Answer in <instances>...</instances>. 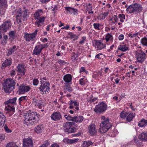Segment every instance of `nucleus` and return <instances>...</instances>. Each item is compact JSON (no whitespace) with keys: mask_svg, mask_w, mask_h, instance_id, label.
Listing matches in <instances>:
<instances>
[{"mask_svg":"<svg viewBox=\"0 0 147 147\" xmlns=\"http://www.w3.org/2000/svg\"><path fill=\"white\" fill-rule=\"evenodd\" d=\"M73 120L74 121H75L76 123H79L83 120L82 117L81 116L78 117H74Z\"/></svg>","mask_w":147,"mask_h":147,"instance_id":"27","label":"nucleus"},{"mask_svg":"<svg viewBox=\"0 0 147 147\" xmlns=\"http://www.w3.org/2000/svg\"><path fill=\"white\" fill-rule=\"evenodd\" d=\"M23 8L22 11L20 9L15 10L16 21L18 24L21 22L22 20L24 21H26L27 18L29 16L28 9L25 7H23Z\"/></svg>","mask_w":147,"mask_h":147,"instance_id":"2","label":"nucleus"},{"mask_svg":"<svg viewBox=\"0 0 147 147\" xmlns=\"http://www.w3.org/2000/svg\"><path fill=\"white\" fill-rule=\"evenodd\" d=\"M66 89L69 92H71L73 90L72 88L69 85H66Z\"/></svg>","mask_w":147,"mask_h":147,"instance_id":"48","label":"nucleus"},{"mask_svg":"<svg viewBox=\"0 0 147 147\" xmlns=\"http://www.w3.org/2000/svg\"><path fill=\"white\" fill-rule=\"evenodd\" d=\"M65 9L70 14L73 13V11H74V9L71 7H65Z\"/></svg>","mask_w":147,"mask_h":147,"instance_id":"36","label":"nucleus"},{"mask_svg":"<svg viewBox=\"0 0 147 147\" xmlns=\"http://www.w3.org/2000/svg\"><path fill=\"white\" fill-rule=\"evenodd\" d=\"M95 125L92 124L88 127L89 133L91 136H94L96 134L97 131L95 129Z\"/></svg>","mask_w":147,"mask_h":147,"instance_id":"18","label":"nucleus"},{"mask_svg":"<svg viewBox=\"0 0 147 147\" xmlns=\"http://www.w3.org/2000/svg\"><path fill=\"white\" fill-rule=\"evenodd\" d=\"M44 129L43 125H39L35 127L34 130L37 133H39L42 132Z\"/></svg>","mask_w":147,"mask_h":147,"instance_id":"24","label":"nucleus"},{"mask_svg":"<svg viewBox=\"0 0 147 147\" xmlns=\"http://www.w3.org/2000/svg\"><path fill=\"white\" fill-rule=\"evenodd\" d=\"M138 138L141 140L143 141H147V133L142 132L138 136Z\"/></svg>","mask_w":147,"mask_h":147,"instance_id":"22","label":"nucleus"},{"mask_svg":"<svg viewBox=\"0 0 147 147\" xmlns=\"http://www.w3.org/2000/svg\"><path fill=\"white\" fill-rule=\"evenodd\" d=\"M45 17L44 16L41 17V18L38 20H36L35 22V24L38 27L41 26V24L43 23L45 21Z\"/></svg>","mask_w":147,"mask_h":147,"instance_id":"23","label":"nucleus"},{"mask_svg":"<svg viewBox=\"0 0 147 147\" xmlns=\"http://www.w3.org/2000/svg\"><path fill=\"white\" fill-rule=\"evenodd\" d=\"M113 38L112 35L110 33L107 34L105 36V40L107 42L110 40H111L113 39Z\"/></svg>","mask_w":147,"mask_h":147,"instance_id":"35","label":"nucleus"},{"mask_svg":"<svg viewBox=\"0 0 147 147\" xmlns=\"http://www.w3.org/2000/svg\"><path fill=\"white\" fill-rule=\"evenodd\" d=\"M138 33H136L134 34H129L128 35V36L129 37H131V38H134L138 36Z\"/></svg>","mask_w":147,"mask_h":147,"instance_id":"52","label":"nucleus"},{"mask_svg":"<svg viewBox=\"0 0 147 147\" xmlns=\"http://www.w3.org/2000/svg\"><path fill=\"white\" fill-rule=\"evenodd\" d=\"M16 84L15 81L11 78L7 79L4 81L3 84V88L6 93H10L15 88Z\"/></svg>","mask_w":147,"mask_h":147,"instance_id":"4","label":"nucleus"},{"mask_svg":"<svg viewBox=\"0 0 147 147\" xmlns=\"http://www.w3.org/2000/svg\"><path fill=\"white\" fill-rule=\"evenodd\" d=\"M108 12H106L104 13H103V14H102L103 16L102 17V18L103 19H105V16H107L108 15Z\"/></svg>","mask_w":147,"mask_h":147,"instance_id":"58","label":"nucleus"},{"mask_svg":"<svg viewBox=\"0 0 147 147\" xmlns=\"http://www.w3.org/2000/svg\"><path fill=\"white\" fill-rule=\"evenodd\" d=\"M33 141L31 139L26 138L23 139V147H33Z\"/></svg>","mask_w":147,"mask_h":147,"instance_id":"15","label":"nucleus"},{"mask_svg":"<svg viewBox=\"0 0 147 147\" xmlns=\"http://www.w3.org/2000/svg\"><path fill=\"white\" fill-rule=\"evenodd\" d=\"M39 83V81L37 79H34L33 80V84L34 86H37Z\"/></svg>","mask_w":147,"mask_h":147,"instance_id":"46","label":"nucleus"},{"mask_svg":"<svg viewBox=\"0 0 147 147\" xmlns=\"http://www.w3.org/2000/svg\"><path fill=\"white\" fill-rule=\"evenodd\" d=\"M64 117H65L66 119L67 120L74 121L73 119L74 117H71L68 114L64 115Z\"/></svg>","mask_w":147,"mask_h":147,"instance_id":"34","label":"nucleus"},{"mask_svg":"<svg viewBox=\"0 0 147 147\" xmlns=\"http://www.w3.org/2000/svg\"><path fill=\"white\" fill-rule=\"evenodd\" d=\"M16 48V46H14L12 48H10L8 50L7 56H9L12 54L15 51Z\"/></svg>","mask_w":147,"mask_h":147,"instance_id":"32","label":"nucleus"},{"mask_svg":"<svg viewBox=\"0 0 147 147\" xmlns=\"http://www.w3.org/2000/svg\"><path fill=\"white\" fill-rule=\"evenodd\" d=\"M5 136L4 134H0V142H2L5 138Z\"/></svg>","mask_w":147,"mask_h":147,"instance_id":"49","label":"nucleus"},{"mask_svg":"<svg viewBox=\"0 0 147 147\" xmlns=\"http://www.w3.org/2000/svg\"><path fill=\"white\" fill-rule=\"evenodd\" d=\"M11 26V24L10 20H8L3 22L0 26V32H5L10 28Z\"/></svg>","mask_w":147,"mask_h":147,"instance_id":"12","label":"nucleus"},{"mask_svg":"<svg viewBox=\"0 0 147 147\" xmlns=\"http://www.w3.org/2000/svg\"><path fill=\"white\" fill-rule=\"evenodd\" d=\"M16 74V72L15 70H13L10 72V75L11 76H14Z\"/></svg>","mask_w":147,"mask_h":147,"instance_id":"56","label":"nucleus"},{"mask_svg":"<svg viewBox=\"0 0 147 147\" xmlns=\"http://www.w3.org/2000/svg\"><path fill=\"white\" fill-rule=\"evenodd\" d=\"M107 107L106 104L102 102L96 105L94 111L97 114H100L104 112L106 110Z\"/></svg>","mask_w":147,"mask_h":147,"instance_id":"8","label":"nucleus"},{"mask_svg":"<svg viewBox=\"0 0 147 147\" xmlns=\"http://www.w3.org/2000/svg\"><path fill=\"white\" fill-rule=\"evenodd\" d=\"M33 102L35 105H39L41 104L39 102L40 100H39L36 99L35 98H33Z\"/></svg>","mask_w":147,"mask_h":147,"instance_id":"38","label":"nucleus"},{"mask_svg":"<svg viewBox=\"0 0 147 147\" xmlns=\"http://www.w3.org/2000/svg\"><path fill=\"white\" fill-rule=\"evenodd\" d=\"M112 126V125L109 122V118H107L105 120L102 121L100 124L99 131L101 133H104L106 132Z\"/></svg>","mask_w":147,"mask_h":147,"instance_id":"6","label":"nucleus"},{"mask_svg":"<svg viewBox=\"0 0 147 147\" xmlns=\"http://www.w3.org/2000/svg\"><path fill=\"white\" fill-rule=\"evenodd\" d=\"M15 32L14 31H11L9 33V36L13 38L15 36Z\"/></svg>","mask_w":147,"mask_h":147,"instance_id":"45","label":"nucleus"},{"mask_svg":"<svg viewBox=\"0 0 147 147\" xmlns=\"http://www.w3.org/2000/svg\"><path fill=\"white\" fill-rule=\"evenodd\" d=\"M74 123L73 122H68L65 123L63 126V129L65 132H67L68 134L72 133L74 132L75 128L72 127Z\"/></svg>","mask_w":147,"mask_h":147,"instance_id":"9","label":"nucleus"},{"mask_svg":"<svg viewBox=\"0 0 147 147\" xmlns=\"http://www.w3.org/2000/svg\"><path fill=\"white\" fill-rule=\"evenodd\" d=\"M4 128L5 131L7 133H10L11 132V131L9 129L6 125L4 126Z\"/></svg>","mask_w":147,"mask_h":147,"instance_id":"47","label":"nucleus"},{"mask_svg":"<svg viewBox=\"0 0 147 147\" xmlns=\"http://www.w3.org/2000/svg\"><path fill=\"white\" fill-rule=\"evenodd\" d=\"M6 120L5 116L0 113V125L3 124Z\"/></svg>","mask_w":147,"mask_h":147,"instance_id":"31","label":"nucleus"},{"mask_svg":"<svg viewBox=\"0 0 147 147\" xmlns=\"http://www.w3.org/2000/svg\"><path fill=\"white\" fill-rule=\"evenodd\" d=\"M6 147H18L14 143L11 142L7 144Z\"/></svg>","mask_w":147,"mask_h":147,"instance_id":"40","label":"nucleus"},{"mask_svg":"<svg viewBox=\"0 0 147 147\" xmlns=\"http://www.w3.org/2000/svg\"><path fill=\"white\" fill-rule=\"evenodd\" d=\"M30 87L28 86L22 84L20 86L18 92L19 94H23L29 91Z\"/></svg>","mask_w":147,"mask_h":147,"instance_id":"14","label":"nucleus"},{"mask_svg":"<svg viewBox=\"0 0 147 147\" xmlns=\"http://www.w3.org/2000/svg\"><path fill=\"white\" fill-rule=\"evenodd\" d=\"M147 125V120L142 119L138 123V126L141 127L145 126Z\"/></svg>","mask_w":147,"mask_h":147,"instance_id":"30","label":"nucleus"},{"mask_svg":"<svg viewBox=\"0 0 147 147\" xmlns=\"http://www.w3.org/2000/svg\"><path fill=\"white\" fill-rule=\"evenodd\" d=\"M97 98H96L92 97V99H90V102H93L96 101L97 100Z\"/></svg>","mask_w":147,"mask_h":147,"instance_id":"64","label":"nucleus"},{"mask_svg":"<svg viewBox=\"0 0 147 147\" xmlns=\"http://www.w3.org/2000/svg\"><path fill=\"white\" fill-rule=\"evenodd\" d=\"M102 54L101 53H99L96 55L95 57L100 59L101 57H100V55H102Z\"/></svg>","mask_w":147,"mask_h":147,"instance_id":"61","label":"nucleus"},{"mask_svg":"<svg viewBox=\"0 0 147 147\" xmlns=\"http://www.w3.org/2000/svg\"><path fill=\"white\" fill-rule=\"evenodd\" d=\"M118 49L123 51H125L128 50L129 49L126 45H122L119 46Z\"/></svg>","mask_w":147,"mask_h":147,"instance_id":"29","label":"nucleus"},{"mask_svg":"<svg viewBox=\"0 0 147 147\" xmlns=\"http://www.w3.org/2000/svg\"><path fill=\"white\" fill-rule=\"evenodd\" d=\"M68 35L70 36L71 38H75L76 36V35L71 32L69 33Z\"/></svg>","mask_w":147,"mask_h":147,"instance_id":"57","label":"nucleus"},{"mask_svg":"<svg viewBox=\"0 0 147 147\" xmlns=\"http://www.w3.org/2000/svg\"><path fill=\"white\" fill-rule=\"evenodd\" d=\"M58 63L60 64H61L66 63V62L63 60H60L58 61Z\"/></svg>","mask_w":147,"mask_h":147,"instance_id":"63","label":"nucleus"},{"mask_svg":"<svg viewBox=\"0 0 147 147\" xmlns=\"http://www.w3.org/2000/svg\"><path fill=\"white\" fill-rule=\"evenodd\" d=\"M51 119L55 121H57L62 119L61 114L59 112H54L51 115Z\"/></svg>","mask_w":147,"mask_h":147,"instance_id":"16","label":"nucleus"},{"mask_svg":"<svg viewBox=\"0 0 147 147\" xmlns=\"http://www.w3.org/2000/svg\"><path fill=\"white\" fill-rule=\"evenodd\" d=\"M118 16L120 19H125V15L123 14H119Z\"/></svg>","mask_w":147,"mask_h":147,"instance_id":"53","label":"nucleus"},{"mask_svg":"<svg viewBox=\"0 0 147 147\" xmlns=\"http://www.w3.org/2000/svg\"><path fill=\"white\" fill-rule=\"evenodd\" d=\"M78 140V139H69L67 138H65L63 140V142L67 144H72L77 142Z\"/></svg>","mask_w":147,"mask_h":147,"instance_id":"21","label":"nucleus"},{"mask_svg":"<svg viewBox=\"0 0 147 147\" xmlns=\"http://www.w3.org/2000/svg\"><path fill=\"white\" fill-rule=\"evenodd\" d=\"M24 123L27 125H33L36 123L39 120L36 114L34 112L30 111L24 115Z\"/></svg>","mask_w":147,"mask_h":147,"instance_id":"1","label":"nucleus"},{"mask_svg":"<svg viewBox=\"0 0 147 147\" xmlns=\"http://www.w3.org/2000/svg\"><path fill=\"white\" fill-rule=\"evenodd\" d=\"M92 44L96 48H97V50H101L106 47V45L103 44L100 41L98 40H94L92 42Z\"/></svg>","mask_w":147,"mask_h":147,"instance_id":"13","label":"nucleus"},{"mask_svg":"<svg viewBox=\"0 0 147 147\" xmlns=\"http://www.w3.org/2000/svg\"><path fill=\"white\" fill-rule=\"evenodd\" d=\"M11 59H7L6 60L4 63L2 64L3 67H7L11 65Z\"/></svg>","mask_w":147,"mask_h":147,"instance_id":"28","label":"nucleus"},{"mask_svg":"<svg viewBox=\"0 0 147 147\" xmlns=\"http://www.w3.org/2000/svg\"><path fill=\"white\" fill-rule=\"evenodd\" d=\"M50 147H59V146L57 144L55 143L52 144Z\"/></svg>","mask_w":147,"mask_h":147,"instance_id":"60","label":"nucleus"},{"mask_svg":"<svg viewBox=\"0 0 147 147\" xmlns=\"http://www.w3.org/2000/svg\"><path fill=\"white\" fill-rule=\"evenodd\" d=\"M7 0H0V6L6 5L7 3Z\"/></svg>","mask_w":147,"mask_h":147,"instance_id":"43","label":"nucleus"},{"mask_svg":"<svg viewBox=\"0 0 147 147\" xmlns=\"http://www.w3.org/2000/svg\"><path fill=\"white\" fill-rule=\"evenodd\" d=\"M136 57L138 62L142 63L146 58V54L141 50L136 51Z\"/></svg>","mask_w":147,"mask_h":147,"instance_id":"10","label":"nucleus"},{"mask_svg":"<svg viewBox=\"0 0 147 147\" xmlns=\"http://www.w3.org/2000/svg\"><path fill=\"white\" fill-rule=\"evenodd\" d=\"M127 116V121L128 122H130L132 121V119L135 116V113H131L128 114Z\"/></svg>","mask_w":147,"mask_h":147,"instance_id":"26","label":"nucleus"},{"mask_svg":"<svg viewBox=\"0 0 147 147\" xmlns=\"http://www.w3.org/2000/svg\"><path fill=\"white\" fill-rule=\"evenodd\" d=\"M63 79L65 82H70L72 80L71 76L70 74H66L64 76Z\"/></svg>","mask_w":147,"mask_h":147,"instance_id":"25","label":"nucleus"},{"mask_svg":"<svg viewBox=\"0 0 147 147\" xmlns=\"http://www.w3.org/2000/svg\"><path fill=\"white\" fill-rule=\"evenodd\" d=\"M17 98L14 97L12 98H10L5 101L4 104L7 105L5 107V109L7 111L9 115H11L15 111L14 105H16V101Z\"/></svg>","mask_w":147,"mask_h":147,"instance_id":"3","label":"nucleus"},{"mask_svg":"<svg viewBox=\"0 0 147 147\" xmlns=\"http://www.w3.org/2000/svg\"><path fill=\"white\" fill-rule=\"evenodd\" d=\"M38 88L42 94H47L49 90L50 84L49 82L45 83L44 84L40 85Z\"/></svg>","mask_w":147,"mask_h":147,"instance_id":"11","label":"nucleus"},{"mask_svg":"<svg viewBox=\"0 0 147 147\" xmlns=\"http://www.w3.org/2000/svg\"><path fill=\"white\" fill-rule=\"evenodd\" d=\"M141 42L143 45L147 46V38L146 37L142 38L141 40Z\"/></svg>","mask_w":147,"mask_h":147,"instance_id":"37","label":"nucleus"},{"mask_svg":"<svg viewBox=\"0 0 147 147\" xmlns=\"http://www.w3.org/2000/svg\"><path fill=\"white\" fill-rule=\"evenodd\" d=\"M42 50L43 49L40 44L36 45L33 50V54L36 55H39Z\"/></svg>","mask_w":147,"mask_h":147,"instance_id":"20","label":"nucleus"},{"mask_svg":"<svg viewBox=\"0 0 147 147\" xmlns=\"http://www.w3.org/2000/svg\"><path fill=\"white\" fill-rule=\"evenodd\" d=\"M128 114L129 113L127 112L122 111L121 112L120 114V116L121 118L124 119Z\"/></svg>","mask_w":147,"mask_h":147,"instance_id":"39","label":"nucleus"},{"mask_svg":"<svg viewBox=\"0 0 147 147\" xmlns=\"http://www.w3.org/2000/svg\"><path fill=\"white\" fill-rule=\"evenodd\" d=\"M43 11L42 9H38L36 10L34 14V18L35 20L40 19L41 17L40 16L42 15Z\"/></svg>","mask_w":147,"mask_h":147,"instance_id":"19","label":"nucleus"},{"mask_svg":"<svg viewBox=\"0 0 147 147\" xmlns=\"http://www.w3.org/2000/svg\"><path fill=\"white\" fill-rule=\"evenodd\" d=\"M52 8H53L52 10L53 11V13L55 14L56 12V11L58 10V7L56 5H54L52 7Z\"/></svg>","mask_w":147,"mask_h":147,"instance_id":"44","label":"nucleus"},{"mask_svg":"<svg viewBox=\"0 0 147 147\" xmlns=\"http://www.w3.org/2000/svg\"><path fill=\"white\" fill-rule=\"evenodd\" d=\"M40 84H41V85H42V84H44L45 83H48V82H46L45 81H44L41 78H40Z\"/></svg>","mask_w":147,"mask_h":147,"instance_id":"62","label":"nucleus"},{"mask_svg":"<svg viewBox=\"0 0 147 147\" xmlns=\"http://www.w3.org/2000/svg\"><path fill=\"white\" fill-rule=\"evenodd\" d=\"M71 105H72L74 104V105L77 106V103L75 101H73L72 100H70V103Z\"/></svg>","mask_w":147,"mask_h":147,"instance_id":"59","label":"nucleus"},{"mask_svg":"<svg viewBox=\"0 0 147 147\" xmlns=\"http://www.w3.org/2000/svg\"><path fill=\"white\" fill-rule=\"evenodd\" d=\"M134 140L136 144L138 146H141L142 145V143L140 142L136 138H134Z\"/></svg>","mask_w":147,"mask_h":147,"instance_id":"42","label":"nucleus"},{"mask_svg":"<svg viewBox=\"0 0 147 147\" xmlns=\"http://www.w3.org/2000/svg\"><path fill=\"white\" fill-rule=\"evenodd\" d=\"M17 71L21 76L24 75L25 73L26 69L24 67V66L22 64H19L17 67Z\"/></svg>","mask_w":147,"mask_h":147,"instance_id":"17","label":"nucleus"},{"mask_svg":"<svg viewBox=\"0 0 147 147\" xmlns=\"http://www.w3.org/2000/svg\"><path fill=\"white\" fill-rule=\"evenodd\" d=\"M43 49L45 48H47L49 46V45L47 43H46L45 44H40Z\"/></svg>","mask_w":147,"mask_h":147,"instance_id":"54","label":"nucleus"},{"mask_svg":"<svg viewBox=\"0 0 147 147\" xmlns=\"http://www.w3.org/2000/svg\"><path fill=\"white\" fill-rule=\"evenodd\" d=\"M100 25L99 24L94 23L93 24V26L94 28L95 29H97L98 30H100V29H99Z\"/></svg>","mask_w":147,"mask_h":147,"instance_id":"50","label":"nucleus"},{"mask_svg":"<svg viewBox=\"0 0 147 147\" xmlns=\"http://www.w3.org/2000/svg\"><path fill=\"white\" fill-rule=\"evenodd\" d=\"M38 32V30H36L34 32L31 33H26L24 35L25 40L28 42L34 41L36 39Z\"/></svg>","mask_w":147,"mask_h":147,"instance_id":"7","label":"nucleus"},{"mask_svg":"<svg viewBox=\"0 0 147 147\" xmlns=\"http://www.w3.org/2000/svg\"><path fill=\"white\" fill-rule=\"evenodd\" d=\"M85 6H86L87 8V11L92 10V6L91 4L90 3H88V5L87 4Z\"/></svg>","mask_w":147,"mask_h":147,"instance_id":"51","label":"nucleus"},{"mask_svg":"<svg viewBox=\"0 0 147 147\" xmlns=\"http://www.w3.org/2000/svg\"><path fill=\"white\" fill-rule=\"evenodd\" d=\"M142 7L139 3H135L129 5L126 9L127 13H134L135 14L140 13L142 10Z\"/></svg>","mask_w":147,"mask_h":147,"instance_id":"5","label":"nucleus"},{"mask_svg":"<svg viewBox=\"0 0 147 147\" xmlns=\"http://www.w3.org/2000/svg\"><path fill=\"white\" fill-rule=\"evenodd\" d=\"M93 143L91 141L83 142V147H88L92 144Z\"/></svg>","mask_w":147,"mask_h":147,"instance_id":"33","label":"nucleus"},{"mask_svg":"<svg viewBox=\"0 0 147 147\" xmlns=\"http://www.w3.org/2000/svg\"><path fill=\"white\" fill-rule=\"evenodd\" d=\"M124 36L122 34L120 35L118 37V39L120 40H122L124 39Z\"/></svg>","mask_w":147,"mask_h":147,"instance_id":"55","label":"nucleus"},{"mask_svg":"<svg viewBox=\"0 0 147 147\" xmlns=\"http://www.w3.org/2000/svg\"><path fill=\"white\" fill-rule=\"evenodd\" d=\"M26 96L21 97L19 98V102L20 104H21L22 101H25L26 100Z\"/></svg>","mask_w":147,"mask_h":147,"instance_id":"41","label":"nucleus"}]
</instances>
